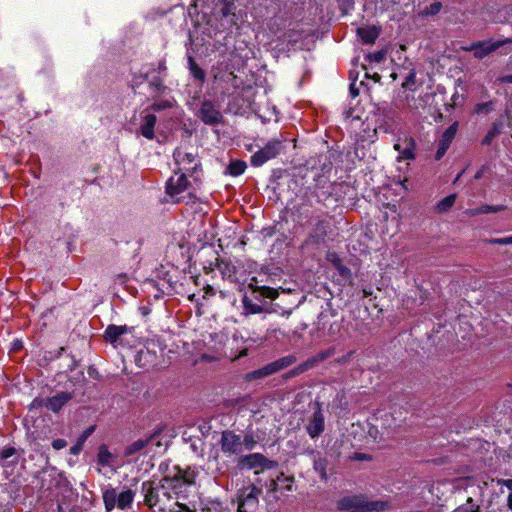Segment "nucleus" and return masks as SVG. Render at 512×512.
<instances>
[{"instance_id": "obj_1", "label": "nucleus", "mask_w": 512, "mask_h": 512, "mask_svg": "<svg viewBox=\"0 0 512 512\" xmlns=\"http://www.w3.org/2000/svg\"><path fill=\"white\" fill-rule=\"evenodd\" d=\"M198 472L195 468L187 467L185 469L176 465L162 478L164 482L163 491L169 490L173 499H186L187 489L196 482Z\"/></svg>"}, {"instance_id": "obj_2", "label": "nucleus", "mask_w": 512, "mask_h": 512, "mask_svg": "<svg viewBox=\"0 0 512 512\" xmlns=\"http://www.w3.org/2000/svg\"><path fill=\"white\" fill-rule=\"evenodd\" d=\"M388 507L386 501L369 500L363 495L344 496L337 502V508L341 512H380Z\"/></svg>"}, {"instance_id": "obj_3", "label": "nucleus", "mask_w": 512, "mask_h": 512, "mask_svg": "<svg viewBox=\"0 0 512 512\" xmlns=\"http://www.w3.org/2000/svg\"><path fill=\"white\" fill-rule=\"evenodd\" d=\"M194 190L185 173L175 172L166 183V193L174 203L192 202L196 198Z\"/></svg>"}, {"instance_id": "obj_4", "label": "nucleus", "mask_w": 512, "mask_h": 512, "mask_svg": "<svg viewBox=\"0 0 512 512\" xmlns=\"http://www.w3.org/2000/svg\"><path fill=\"white\" fill-rule=\"evenodd\" d=\"M164 482L161 479L158 483L145 481L142 483V492L144 494V503L149 508L159 507L161 511H165V506L172 500L169 490L167 493L163 491Z\"/></svg>"}, {"instance_id": "obj_5", "label": "nucleus", "mask_w": 512, "mask_h": 512, "mask_svg": "<svg viewBox=\"0 0 512 512\" xmlns=\"http://www.w3.org/2000/svg\"><path fill=\"white\" fill-rule=\"evenodd\" d=\"M134 497L135 492L131 489L122 491L119 494H117L116 490L113 488L106 489L103 492V502L107 512H110L115 507L121 510L128 509L133 503Z\"/></svg>"}, {"instance_id": "obj_6", "label": "nucleus", "mask_w": 512, "mask_h": 512, "mask_svg": "<svg viewBox=\"0 0 512 512\" xmlns=\"http://www.w3.org/2000/svg\"><path fill=\"white\" fill-rule=\"evenodd\" d=\"M73 398V394L66 391L46 398H35L31 403V408L39 409L45 407L47 410L58 413Z\"/></svg>"}, {"instance_id": "obj_7", "label": "nucleus", "mask_w": 512, "mask_h": 512, "mask_svg": "<svg viewBox=\"0 0 512 512\" xmlns=\"http://www.w3.org/2000/svg\"><path fill=\"white\" fill-rule=\"evenodd\" d=\"M281 150V142L278 140L269 141L262 149L255 152L251 157L252 166H262L267 161L275 158Z\"/></svg>"}, {"instance_id": "obj_8", "label": "nucleus", "mask_w": 512, "mask_h": 512, "mask_svg": "<svg viewBox=\"0 0 512 512\" xmlns=\"http://www.w3.org/2000/svg\"><path fill=\"white\" fill-rule=\"evenodd\" d=\"M220 446L223 453L227 455L239 454L242 452V440L240 435L233 431L225 430L222 432Z\"/></svg>"}, {"instance_id": "obj_9", "label": "nucleus", "mask_w": 512, "mask_h": 512, "mask_svg": "<svg viewBox=\"0 0 512 512\" xmlns=\"http://www.w3.org/2000/svg\"><path fill=\"white\" fill-rule=\"evenodd\" d=\"M503 45L501 41H478L469 46H462L463 51H472L476 59H483Z\"/></svg>"}, {"instance_id": "obj_10", "label": "nucleus", "mask_w": 512, "mask_h": 512, "mask_svg": "<svg viewBox=\"0 0 512 512\" xmlns=\"http://www.w3.org/2000/svg\"><path fill=\"white\" fill-rule=\"evenodd\" d=\"M199 117L208 125H217L223 121L220 110L211 102L203 101L199 110Z\"/></svg>"}, {"instance_id": "obj_11", "label": "nucleus", "mask_w": 512, "mask_h": 512, "mask_svg": "<svg viewBox=\"0 0 512 512\" xmlns=\"http://www.w3.org/2000/svg\"><path fill=\"white\" fill-rule=\"evenodd\" d=\"M173 156L176 164L179 167V171H195L198 167V163L195 162V154L188 152L183 148L176 149Z\"/></svg>"}, {"instance_id": "obj_12", "label": "nucleus", "mask_w": 512, "mask_h": 512, "mask_svg": "<svg viewBox=\"0 0 512 512\" xmlns=\"http://www.w3.org/2000/svg\"><path fill=\"white\" fill-rule=\"evenodd\" d=\"M415 148L416 144L412 137L398 139L394 144V149L399 153L398 160L415 159Z\"/></svg>"}, {"instance_id": "obj_13", "label": "nucleus", "mask_w": 512, "mask_h": 512, "mask_svg": "<svg viewBox=\"0 0 512 512\" xmlns=\"http://www.w3.org/2000/svg\"><path fill=\"white\" fill-rule=\"evenodd\" d=\"M457 132V123H453L451 126H449L444 133L442 134L441 139L438 143V148L436 151V160H440L448 150L451 142L455 138Z\"/></svg>"}, {"instance_id": "obj_14", "label": "nucleus", "mask_w": 512, "mask_h": 512, "mask_svg": "<svg viewBox=\"0 0 512 512\" xmlns=\"http://www.w3.org/2000/svg\"><path fill=\"white\" fill-rule=\"evenodd\" d=\"M128 332H130V329L126 325L117 326L111 324L105 329L103 337L113 346H117L121 342V337Z\"/></svg>"}, {"instance_id": "obj_15", "label": "nucleus", "mask_w": 512, "mask_h": 512, "mask_svg": "<svg viewBox=\"0 0 512 512\" xmlns=\"http://www.w3.org/2000/svg\"><path fill=\"white\" fill-rule=\"evenodd\" d=\"M324 427V415L318 408L307 425V432L311 438H316L324 431Z\"/></svg>"}, {"instance_id": "obj_16", "label": "nucleus", "mask_w": 512, "mask_h": 512, "mask_svg": "<svg viewBox=\"0 0 512 512\" xmlns=\"http://www.w3.org/2000/svg\"><path fill=\"white\" fill-rule=\"evenodd\" d=\"M241 464L250 469L261 468V470H263L265 468H270L272 462L265 458L262 454L254 453L244 456L241 459Z\"/></svg>"}, {"instance_id": "obj_17", "label": "nucleus", "mask_w": 512, "mask_h": 512, "mask_svg": "<svg viewBox=\"0 0 512 512\" xmlns=\"http://www.w3.org/2000/svg\"><path fill=\"white\" fill-rule=\"evenodd\" d=\"M260 494L261 490L250 484L240 491L238 498L248 504V507L255 508L258 504V497Z\"/></svg>"}, {"instance_id": "obj_18", "label": "nucleus", "mask_w": 512, "mask_h": 512, "mask_svg": "<svg viewBox=\"0 0 512 512\" xmlns=\"http://www.w3.org/2000/svg\"><path fill=\"white\" fill-rule=\"evenodd\" d=\"M156 116L154 114H148L143 118V124L140 127V133L147 139L152 140L154 138V127L156 125Z\"/></svg>"}, {"instance_id": "obj_19", "label": "nucleus", "mask_w": 512, "mask_h": 512, "mask_svg": "<svg viewBox=\"0 0 512 512\" xmlns=\"http://www.w3.org/2000/svg\"><path fill=\"white\" fill-rule=\"evenodd\" d=\"M359 37L368 44L374 43L378 38L380 31L375 26L361 27L357 30Z\"/></svg>"}, {"instance_id": "obj_20", "label": "nucleus", "mask_w": 512, "mask_h": 512, "mask_svg": "<svg viewBox=\"0 0 512 512\" xmlns=\"http://www.w3.org/2000/svg\"><path fill=\"white\" fill-rule=\"evenodd\" d=\"M296 362V357L294 355H287L284 356L274 362L269 363L270 368L272 370V373H276L280 370H283L290 365L294 364Z\"/></svg>"}, {"instance_id": "obj_21", "label": "nucleus", "mask_w": 512, "mask_h": 512, "mask_svg": "<svg viewBox=\"0 0 512 512\" xmlns=\"http://www.w3.org/2000/svg\"><path fill=\"white\" fill-rule=\"evenodd\" d=\"M272 370L270 368V365L267 364L257 370H254L252 372H249L245 375V380L248 382L263 379L265 377H268L272 375Z\"/></svg>"}, {"instance_id": "obj_22", "label": "nucleus", "mask_w": 512, "mask_h": 512, "mask_svg": "<svg viewBox=\"0 0 512 512\" xmlns=\"http://www.w3.org/2000/svg\"><path fill=\"white\" fill-rule=\"evenodd\" d=\"M216 267L222 273L223 277H232L236 273V267L228 261L216 258Z\"/></svg>"}, {"instance_id": "obj_23", "label": "nucleus", "mask_w": 512, "mask_h": 512, "mask_svg": "<svg viewBox=\"0 0 512 512\" xmlns=\"http://www.w3.org/2000/svg\"><path fill=\"white\" fill-rule=\"evenodd\" d=\"M114 455L108 450L106 445H101L98 451V463L102 466H111L114 461Z\"/></svg>"}, {"instance_id": "obj_24", "label": "nucleus", "mask_w": 512, "mask_h": 512, "mask_svg": "<svg viewBox=\"0 0 512 512\" xmlns=\"http://www.w3.org/2000/svg\"><path fill=\"white\" fill-rule=\"evenodd\" d=\"M188 65H189V70H190L191 75L195 79H197L201 82H204L206 74H205L204 70L196 63V61L194 60V58L192 56L188 57Z\"/></svg>"}, {"instance_id": "obj_25", "label": "nucleus", "mask_w": 512, "mask_h": 512, "mask_svg": "<svg viewBox=\"0 0 512 512\" xmlns=\"http://www.w3.org/2000/svg\"><path fill=\"white\" fill-rule=\"evenodd\" d=\"M151 438L147 439H138L131 444H129L125 449V455L130 456L135 454L136 452L141 451L144 449L150 442Z\"/></svg>"}, {"instance_id": "obj_26", "label": "nucleus", "mask_w": 512, "mask_h": 512, "mask_svg": "<svg viewBox=\"0 0 512 512\" xmlns=\"http://www.w3.org/2000/svg\"><path fill=\"white\" fill-rule=\"evenodd\" d=\"M327 466L328 461L325 458H318L314 460V470L319 474L320 478L324 481L328 479Z\"/></svg>"}, {"instance_id": "obj_27", "label": "nucleus", "mask_w": 512, "mask_h": 512, "mask_svg": "<svg viewBox=\"0 0 512 512\" xmlns=\"http://www.w3.org/2000/svg\"><path fill=\"white\" fill-rule=\"evenodd\" d=\"M247 168V165L242 160H233L230 162L227 170L228 173L232 176H239L244 173L245 169Z\"/></svg>"}, {"instance_id": "obj_28", "label": "nucleus", "mask_w": 512, "mask_h": 512, "mask_svg": "<svg viewBox=\"0 0 512 512\" xmlns=\"http://www.w3.org/2000/svg\"><path fill=\"white\" fill-rule=\"evenodd\" d=\"M456 200V195L451 194L442 199L436 206L438 213H445L452 208Z\"/></svg>"}, {"instance_id": "obj_29", "label": "nucleus", "mask_w": 512, "mask_h": 512, "mask_svg": "<svg viewBox=\"0 0 512 512\" xmlns=\"http://www.w3.org/2000/svg\"><path fill=\"white\" fill-rule=\"evenodd\" d=\"M402 87L405 90L414 91L416 88V73L411 70L409 74L406 76L404 82L402 83Z\"/></svg>"}, {"instance_id": "obj_30", "label": "nucleus", "mask_w": 512, "mask_h": 512, "mask_svg": "<svg viewBox=\"0 0 512 512\" xmlns=\"http://www.w3.org/2000/svg\"><path fill=\"white\" fill-rule=\"evenodd\" d=\"M258 293L260 296L271 300H274L279 296L277 289L268 286H261Z\"/></svg>"}, {"instance_id": "obj_31", "label": "nucleus", "mask_w": 512, "mask_h": 512, "mask_svg": "<svg viewBox=\"0 0 512 512\" xmlns=\"http://www.w3.org/2000/svg\"><path fill=\"white\" fill-rule=\"evenodd\" d=\"M313 366V361H307L305 363H302L300 364L299 366H297L296 368L292 369L291 371H289L287 374H286V377L289 378V377H294V376H297L305 371H307L309 368H311Z\"/></svg>"}, {"instance_id": "obj_32", "label": "nucleus", "mask_w": 512, "mask_h": 512, "mask_svg": "<svg viewBox=\"0 0 512 512\" xmlns=\"http://www.w3.org/2000/svg\"><path fill=\"white\" fill-rule=\"evenodd\" d=\"M455 512H480V507L474 503V500L469 497L466 506H461Z\"/></svg>"}, {"instance_id": "obj_33", "label": "nucleus", "mask_w": 512, "mask_h": 512, "mask_svg": "<svg viewBox=\"0 0 512 512\" xmlns=\"http://www.w3.org/2000/svg\"><path fill=\"white\" fill-rule=\"evenodd\" d=\"M506 207L504 205H488L484 204L480 206L481 214L497 213L504 211Z\"/></svg>"}, {"instance_id": "obj_34", "label": "nucleus", "mask_w": 512, "mask_h": 512, "mask_svg": "<svg viewBox=\"0 0 512 512\" xmlns=\"http://www.w3.org/2000/svg\"><path fill=\"white\" fill-rule=\"evenodd\" d=\"M243 305L244 310L249 314H257L263 311V308L260 305L254 304L246 298L243 300Z\"/></svg>"}, {"instance_id": "obj_35", "label": "nucleus", "mask_w": 512, "mask_h": 512, "mask_svg": "<svg viewBox=\"0 0 512 512\" xmlns=\"http://www.w3.org/2000/svg\"><path fill=\"white\" fill-rule=\"evenodd\" d=\"M171 107H172V102L170 100H161V101L153 103L149 107V109L154 112H158V111L165 110V109H168Z\"/></svg>"}, {"instance_id": "obj_36", "label": "nucleus", "mask_w": 512, "mask_h": 512, "mask_svg": "<svg viewBox=\"0 0 512 512\" xmlns=\"http://www.w3.org/2000/svg\"><path fill=\"white\" fill-rule=\"evenodd\" d=\"M333 263L341 276H343L344 278H349L351 276L350 269L343 265L340 259H335Z\"/></svg>"}, {"instance_id": "obj_37", "label": "nucleus", "mask_w": 512, "mask_h": 512, "mask_svg": "<svg viewBox=\"0 0 512 512\" xmlns=\"http://www.w3.org/2000/svg\"><path fill=\"white\" fill-rule=\"evenodd\" d=\"M493 109V102H485V103H479L475 106V112L480 113H489Z\"/></svg>"}, {"instance_id": "obj_38", "label": "nucleus", "mask_w": 512, "mask_h": 512, "mask_svg": "<svg viewBox=\"0 0 512 512\" xmlns=\"http://www.w3.org/2000/svg\"><path fill=\"white\" fill-rule=\"evenodd\" d=\"M224 2V6L223 8L221 9V14L223 17H227L231 14H234V3L233 2H229V1H226V0H222Z\"/></svg>"}, {"instance_id": "obj_39", "label": "nucleus", "mask_w": 512, "mask_h": 512, "mask_svg": "<svg viewBox=\"0 0 512 512\" xmlns=\"http://www.w3.org/2000/svg\"><path fill=\"white\" fill-rule=\"evenodd\" d=\"M386 52L384 50L377 51L374 53L369 54L368 58L372 62L380 63L385 60Z\"/></svg>"}, {"instance_id": "obj_40", "label": "nucleus", "mask_w": 512, "mask_h": 512, "mask_svg": "<svg viewBox=\"0 0 512 512\" xmlns=\"http://www.w3.org/2000/svg\"><path fill=\"white\" fill-rule=\"evenodd\" d=\"M489 244H497V245H511L512 244V235L503 237V238H492L487 241Z\"/></svg>"}, {"instance_id": "obj_41", "label": "nucleus", "mask_w": 512, "mask_h": 512, "mask_svg": "<svg viewBox=\"0 0 512 512\" xmlns=\"http://www.w3.org/2000/svg\"><path fill=\"white\" fill-rule=\"evenodd\" d=\"M368 435L374 440V441H380L382 439V434L379 432L377 426L371 425L368 429Z\"/></svg>"}, {"instance_id": "obj_42", "label": "nucleus", "mask_w": 512, "mask_h": 512, "mask_svg": "<svg viewBox=\"0 0 512 512\" xmlns=\"http://www.w3.org/2000/svg\"><path fill=\"white\" fill-rule=\"evenodd\" d=\"M16 453V449L14 447H6L0 452V458L2 460H7L12 457Z\"/></svg>"}, {"instance_id": "obj_43", "label": "nucleus", "mask_w": 512, "mask_h": 512, "mask_svg": "<svg viewBox=\"0 0 512 512\" xmlns=\"http://www.w3.org/2000/svg\"><path fill=\"white\" fill-rule=\"evenodd\" d=\"M442 8V5L440 2H434L432 3L428 8H427V11L426 13L427 14H431V15H435L437 14Z\"/></svg>"}, {"instance_id": "obj_44", "label": "nucleus", "mask_w": 512, "mask_h": 512, "mask_svg": "<svg viewBox=\"0 0 512 512\" xmlns=\"http://www.w3.org/2000/svg\"><path fill=\"white\" fill-rule=\"evenodd\" d=\"M67 445V442L66 440L64 439H55L53 442H52V447L55 449V450H60V449H63L65 448Z\"/></svg>"}, {"instance_id": "obj_45", "label": "nucleus", "mask_w": 512, "mask_h": 512, "mask_svg": "<svg viewBox=\"0 0 512 512\" xmlns=\"http://www.w3.org/2000/svg\"><path fill=\"white\" fill-rule=\"evenodd\" d=\"M261 286L258 285V281H257V278L256 277H253L251 278L249 284H248V288L254 292V293H258L259 292V289H260Z\"/></svg>"}, {"instance_id": "obj_46", "label": "nucleus", "mask_w": 512, "mask_h": 512, "mask_svg": "<svg viewBox=\"0 0 512 512\" xmlns=\"http://www.w3.org/2000/svg\"><path fill=\"white\" fill-rule=\"evenodd\" d=\"M94 429L95 427L94 426H91L89 428H87L83 433L82 435L80 436L79 440L81 441V443H84L86 441V439L94 432Z\"/></svg>"}, {"instance_id": "obj_47", "label": "nucleus", "mask_w": 512, "mask_h": 512, "mask_svg": "<svg viewBox=\"0 0 512 512\" xmlns=\"http://www.w3.org/2000/svg\"><path fill=\"white\" fill-rule=\"evenodd\" d=\"M176 506L179 507V510L171 512H195L194 510H191L186 504L179 501L176 502Z\"/></svg>"}, {"instance_id": "obj_48", "label": "nucleus", "mask_w": 512, "mask_h": 512, "mask_svg": "<svg viewBox=\"0 0 512 512\" xmlns=\"http://www.w3.org/2000/svg\"><path fill=\"white\" fill-rule=\"evenodd\" d=\"M250 507H248V504H246L245 502H243L242 500H240L238 498V508H237V511L238 512H250Z\"/></svg>"}, {"instance_id": "obj_49", "label": "nucleus", "mask_w": 512, "mask_h": 512, "mask_svg": "<svg viewBox=\"0 0 512 512\" xmlns=\"http://www.w3.org/2000/svg\"><path fill=\"white\" fill-rule=\"evenodd\" d=\"M242 443L246 446L247 449H252L255 441L252 436H246Z\"/></svg>"}, {"instance_id": "obj_50", "label": "nucleus", "mask_w": 512, "mask_h": 512, "mask_svg": "<svg viewBox=\"0 0 512 512\" xmlns=\"http://www.w3.org/2000/svg\"><path fill=\"white\" fill-rule=\"evenodd\" d=\"M465 214L469 217H475L477 215H480L481 212H480V207H477V208H472V209H467L465 211Z\"/></svg>"}, {"instance_id": "obj_51", "label": "nucleus", "mask_w": 512, "mask_h": 512, "mask_svg": "<svg viewBox=\"0 0 512 512\" xmlns=\"http://www.w3.org/2000/svg\"><path fill=\"white\" fill-rule=\"evenodd\" d=\"M82 445H83V443H81V441L79 440L78 444L71 448V453L77 454L81 450Z\"/></svg>"}, {"instance_id": "obj_52", "label": "nucleus", "mask_w": 512, "mask_h": 512, "mask_svg": "<svg viewBox=\"0 0 512 512\" xmlns=\"http://www.w3.org/2000/svg\"><path fill=\"white\" fill-rule=\"evenodd\" d=\"M151 86H154L159 91H162L165 89V87L160 82H153V83H151Z\"/></svg>"}, {"instance_id": "obj_53", "label": "nucleus", "mask_w": 512, "mask_h": 512, "mask_svg": "<svg viewBox=\"0 0 512 512\" xmlns=\"http://www.w3.org/2000/svg\"><path fill=\"white\" fill-rule=\"evenodd\" d=\"M494 136V132H490L483 140V143L484 144H489L491 139L493 138Z\"/></svg>"}, {"instance_id": "obj_54", "label": "nucleus", "mask_w": 512, "mask_h": 512, "mask_svg": "<svg viewBox=\"0 0 512 512\" xmlns=\"http://www.w3.org/2000/svg\"><path fill=\"white\" fill-rule=\"evenodd\" d=\"M350 92H351L353 97H356L358 95V89L355 88L354 84L350 85Z\"/></svg>"}, {"instance_id": "obj_55", "label": "nucleus", "mask_w": 512, "mask_h": 512, "mask_svg": "<svg viewBox=\"0 0 512 512\" xmlns=\"http://www.w3.org/2000/svg\"><path fill=\"white\" fill-rule=\"evenodd\" d=\"M501 81L504 83H512V74L502 77Z\"/></svg>"}, {"instance_id": "obj_56", "label": "nucleus", "mask_w": 512, "mask_h": 512, "mask_svg": "<svg viewBox=\"0 0 512 512\" xmlns=\"http://www.w3.org/2000/svg\"><path fill=\"white\" fill-rule=\"evenodd\" d=\"M246 355H247V349H244V350H242V351L239 353V355H237L236 357H234V358H233V360H237V359H239V358H241V357H244V356H246Z\"/></svg>"}, {"instance_id": "obj_57", "label": "nucleus", "mask_w": 512, "mask_h": 512, "mask_svg": "<svg viewBox=\"0 0 512 512\" xmlns=\"http://www.w3.org/2000/svg\"><path fill=\"white\" fill-rule=\"evenodd\" d=\"M507 504H508V507H509L510 509H512V493H510V494L508 495V498H507Z\"/></svg>"}, {"instance_id": "obj_58", "label": "nucleus", "mask_w": 512, "mask_h": 512, "mask_svg": "<svg viewBox=\"0 0 512 512\" xmlns=\"http://www.w3.org/2000/svg\"><path fill=\"white\" fill-rule=\"evenodd\" d=\"M483 175V169L479 170L476 174H475V179H480Z\"/></svg>"}, {"instance_id": "obj_59", "label": "nucleus", "mask_w": 512, "mask_h": 512, "mask_svg": "<svg viewBox=\"0 0 512 512\" xmlns=\"http://www.w3.org/2000/svg\"><path fill=\"white\" fill-rule=\"evenodd\" d=\"M406 102H407V105L410 107V108H417V106H414L410 103V100H409V96L407 95L406 96Z\"/></svg>"}, {"instance_id": "obj_60", "label": "nucleus", "mask_w": 512, "mask_h": 512, "mask_svg": "<svg viewBox=\"0 0 512 512\" xmlns=\"http://www.w3.org/2000/svg\"><path fill=\"white\" fill-rule=\"evenodd\" d=\"M373 79H374L375 81H380L381 76H380L379 74H377V73H376V74L373 76Z\"/></svg>"}, {"instance_id": "obj_61", "label": "nucleus", "mask_w": 512, "mask_h": 512, "mask_svg": "<svg viewBox=\"0 0 512 512\" xmlns=\"http://www.w3.org/2000/svg\"><path fill=\"white\" fill-rule=\"evenodd\" d=\"M507 487L512 488V480L506 482Z\"/></svg>"}]
</instances>
